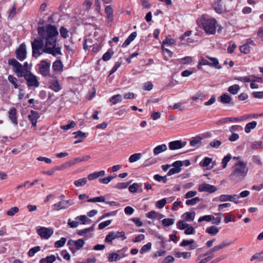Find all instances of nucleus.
<instances>
[{
	"label": "nucleus",
	"instance_id": "f257e3e1",
	"mask_svg": "<svg viewBox=\"0 0 263 263\" xmlns=\"http://www.w3.org/2000/svg\"><path fill=\"white\" fill-rule=\"evenodd\" d=\"M37 32L39 37L31 43L33 57L37 58L43 52L54 57L62 54L61 48L56 46L59 33L54 26L49 24L46 27H39Z\"/></svg>",
	"mask_w": 263,
	"mask_h": 263
},
{
	"label": "nucleus",
	"instance_id": "5701e85b",
	"mask_svg": "<svg viewBox=\"0 0 263 263\" xmlns=\"http://www.w3.org/2000/svg\"><path fill=\"white\" fill-rule=\"evenodd\" d=\"M201 140L199 136L193 137L190 140V145L193 147H199L201 145Z\"/></svg>",
	"mask_w": 263,
	"mask_h": 263
},
{
	"label": "nucleus",
	"instance_id": "7c9ffc66",
	"mask_svg": "<svg viewBox=\"0 0 263 263\" xmlns=\"http://www.w3.org/2000/svg\"><path fill=\"white\" fill-rule=\"evenodd\" d=\"M121 258V257L117 253H112L109 254L108 257V260L109 262H113L120 260Z\"/></svg>",
	"mask_w": 263,
	"mask_h": 263
},
{
	"label": "nucleus",
	"instance_id": "2eb2a0df",
	"mask_svg": "<svg viewBox=\"0 0 263 263\" xmlns=\"http://www.w3.org/2000/svg\"><path fill=\"white\" fill-rule=\"evenodd\" d=\"M105 13L106 14V18L108 23H112L114 20V11L111 5L105 6Z\"/></svg>",
	"mask_w": 263,
	"mask_h": 263
},
{
	"label": "nucleus",
	"instance_id": "7ed1b4c3",
	"mask_svg": "<svg viewBox=\"0 0 263 263\" xmlns=\"http://www.w3.org/2000/svg\"><path fill=\"white\" fill-rule=\"evenodd\" d=\"M217 21L215 18L203 19L201 26L207 34H214L216 32Z\"/></svg>",
	"mask_w": 263,
	"mask_h": 263
},
{
	"label": "nucleus",
	"instance_id": "423d86ee",
	"mask_svg": "<svg viewBox=\"0 0 263 263\" xmlns=\"http://www.w3.org/2000/svg\"><path fill=\"white\" fill-rule=\"evenodd\" d=\"M39 72L44 77L51 76L50 74V64L45 60H42L37 64Z\"/></svg>",
	"mask_w": 263,
	"mask_h": 263
},
{
	"label": "nucleus",
	"instance_id": "cd10ccee",
	"mask_svg": "<svg viewBox=\"0 0 263 263\" xmlns=\"http://www.w3.org/2000/svg\"><path fill=\"white\" fill-rule=\"evenodd\" d=\"M231 100V97L227 93H223L220 96V102L223 104H229Z\"/></svg>",
	"mask_w": 263,
	"mask_h": 263
},
{
	"label": "nucleus",
	"instance_id": "f8f14e48",
	"mask_svg": "<svg viewBox=\"0 0 263 263\" xmlns=\"http://www.w3.org/2000/svg\"><path fill=\"white\" fill-rule=\"evenodd\" d=\"M52 78L49 81V88L55 92H58L61 89V87L59 84V82L56 77L51 76L50 77Z\"/></svg>",
	"mask_w": 263,
	"mask_h": 263
},
{
	"label": "nucleus",
	"instance_id": "a878e982",
	"mask_svg": "<svg viewBox=\"0 0 263 263\" xmlns=\"http://www.w3.org/2000/svg\"><path fill=\"white\" fill-rule=\"evenodd\" d=\"M231 243H232V242H231V241H228V240L223 241L220 244H219L218 245H217V246H215L214 247L215 250H216V252L218 251H219L221 249H223L224 248L228 247Z\"/></svg>",
	"mask_w": 263,
	"mask_h": 263
},
{
	"label": "nucleus",
	"instance_id": "4468645a",
	"mask_svg": "<svg viewBox=\"0 0 263 263\" xmlns=\"http://www.w3.org/2000/svg\"><path fill=\"white\" fill-rule=\"evenodd\" d=\"M71 204L72 202L70 200H63L54 204L52 206L53 210L59 211L68 208Z\"/></svg>",
	"mask_w": 263,
	"mask_h": 263
},
{
	"label": "nucleus",
	"instance_id": "1a4fd4ad",
	"mask_svg": "<svg viewBox=\"0 0 263 263\" xmlns=\"http://www.w3.org/2000/svg\"><path fill=\"white\" fill-rule=\"evenodd\" d=\"M15 54L16 58L22 61L26 58V46L25 43H22L19 47L16 50Z\"/></svg>",
	"mask_w": 263,
	"mask_h": 263
},
{
	"label": "nucleus",
	"instance_id": "6e6552de",
	"mask_svg": "<svg viewBox=\"0 0 263 263\" xmlns=\"http://www.w3.org/2000/svg\"><path fill=\"white\" fill-rule=\"evenodd\" d=\"M37 233L41 238L47 239L53 234V231L49 228L41 227L37 229Z\"/></svg>",
	"mask_w": 263,
	"mask_h": 263
},
{
	"label": "nucleus",
	"instance_id": "4c0bfd02",
	"mask_svg": "<svg viewBox=\"0 0 263 263\" xmlns=\"http://www.w3.org/2000/svg\"><path fill=\"white\" fill-rule=\"evenodd\" d=\"M8 80L9 82L13 85L14 88H17L18 87V85L17 84L18 80L16 78L12 76V75H9L8 77Z\"/></svg>",
	"mask_w": 263,
	"mask_h": 263
},
{
	"label": "nucleus",
	"instance_id": "bf43d9fd",
	"mask_svg": "<svg viewBox=\"0 0 263 263\" xmlns=\"http://www.w3.org/2000/svg\"><path fill=\"white\" fill-rule=\"evenodd\" d=\"M184 232L186 235H191L194 234L195 233V231L192 226L189 224V226L185 229Z\"/></svg>",
	"mask_w": 263,
	"mask_h": 263
},
{
	"label": "nucleus",
	"instance_id": "a18cd8bd",
	"mask_svg": "<svg viewBox=\"0 0 263 263\" xmlns=\"http://www.w3.org/2000/svg\"><path fill=\"white\" fill-rule=\"evenodd\" d=\"M66 241V238L62 237L59 240L55 242L54 247L57 248L62 247L65 245Z\"/></svg>",
	"mask_w": 263,
	"mask_h": 263
},
{
	"label": "nucleus",
	"instance_id": "864d4df0",
	"mask_svg": "<svg viewBox=\"0 0 263 263\" xmlns=\"http://www.w3.org/2000/svg\"><path fill=\"white\" fill-rule=\"evenodd\" d=\"M214 218V217L212 215H205V216L200 217L198 219V221L199 222H202L203 221H210L211 220H213Z\"/></svg>",
	"mask_w": 263,
	"mask_h": 263
},
{
	"label": "nucleus",
	"instance_id": "e433bc0d",
	"mask_svg": "<svg viewBox=\"0 0 263 263\" xmlns=\"http://www.w3.org/2000/svg\"><path fill=\"white\" fill-rule=\"evenodd\" d=\"M193 60L191 57L187 56L179 59V62L182 65L189 64L192 62Z\"/></svg>",
	"mask_w": 263,
	"mask_h": 263
},
{
	"label": "nucleus",
	"instance_id": "9b49d317",
	"mask_svg": "<svg viewBox=\"0 0 263 263\" xmlns=\"http://www.w3.org/2000/svg\"><path fill=\"white\" fill-rule=\"evenodd\" d=\"M172 165L174 167L169 170L167 174V176H171L180 173L181 171V167L183 165V164L181 161H176L174 162Z\"/></svg>",
	"mask_w": 263,
	"mask_h": 263
},
{
	"label": "nucleus",
	"instance_id": "680f3d73",
	"mask_svg": "<svg viewBox=\"0 0 263 263\" xmlns=\"http://www.w3.org/2000/svg\"><path fill=\"white\" fill-rule=\"evenodd\" d=\"M185 215V217L184 218V219L185 221H189L193 220L195 217V214L191 212H186L184 214Z\"/></svg>",
	"mask_w": 263,
	"mask_h": 263
},
{
	"label": "nucleus",
	"instance_id": "c03bdc74",
	"mask_svg": "<svg viewBox=\"0 0 263 263\" xmlns=\"http://www.w3.org/2000/svg\"><path fill=\"white\" fill-rule=\"evenodd\" d=\"M161 215L160 214L156 212L155 211H152L146 214L147 218L150 219L157 218L158 216Z\"/></svg>",
	"mask_w": 263,
	"mask_h": 263
},
{
	"label": "nucleus",
	"instance_id": "603ef678",
	"mask_svg": "<svg viewBox=\"0 0 263 263\" xmlns=\"http://www.w3.org/2000/svg\"><path fill=\"white\" fill-rule=\"evenodd\" d=\"M18 211V208L17 207L14 206L7 211V215L9 216H12L14 215L15 213H17Z\"/></svg>",
	"mask_w": 263,
	"mask_h": 263
},
{
	"label": "nucleus",
	"instance_id": "72a5a7b5",
	"mask_svg": "<svg viewBox=\"0 0 263 263\" xmlns=\"http://www.w3.org/2000/svg\"><path fill=\"white\" fill-rule=\"evenodd\" d=\"M210 60L212 62H211V67H214L218 69L221 68V66L219 65L218 60L217 58L211 57Z\"/></svg>",
	"mask_w": 263,
	"mask_h": 263
},
{
	"label": "nucleus",
	"instance_id": "ddd939ff",
	"mask_svg": "<svg viewBox=\"0 0 263 263\" xmlns=\"http://www.w3.org/2000/svg\"><path fill=\"white\" fill-rule=\"evenodd\" d=\"M81 162V160L80 159V158H75L74 159H72L70 160H69L68 162H66L63 164H62L61 166H58L55 167V170H64L66 168H67L68 167H70V166L75 165L76 164Z\"/></svg>",
	"mask_w": 263,
	"mask_h": 263
},
{
	"label": "nucleus",
	"instance_id": "b1692460",
	"mask_svg": "<svg viewBox=\"0 0 263 263\" xmlns=\"http://www.w3.org/2000/svg\"><path fill=\"white\" fill-rule=\"evenodd\" d=\"M56 260V257L54 255H51L45 258L40 259V263H53Z\"/></svg>",
	"mask_w": 263,
	"mask_h": 263
},
{
	"label": "nucleus",
	"instance_id": "9d476101",
	"mask_svg": "<svg viewBox=\"0 0 263 263\" xmlns=\"http://www.w3.org/2000/svg\"><path fill=\"white\" fill-rule=\"evenodd\" d=\"M198 190L199 192L213 193L217 190V188L216 186L208 183H202L199 185Z\"/></svg>",
	"mask_w": 263,
	"mask_h": 263
},
{
	"label": "nucleus",
	"instance_id": "473e14b6",
	"mask_svg": "<svg viewBox=\"0 0 263 263\" xmlns=\"http://www.w3.org/2000/svg\"><path fill=\"white\" fill-rule=\"evenodd\" d=\"M142 155L141 153H135L132 155L129 158V161L130 163H134L141 159Z\"/></svg>",
	"mask_w": 263,
	"mask_h": 263
},
{
	"label": "nucleus",
	"instance_id": "3c124183",
	"mask_svg": "<svg viewBox=\"0 0 263 263\" xmlns=\"http://www.w3.org/2000/svg\"><path fill=\"white\" fill-rule=\"evenodd\" d=\"M152 247V244L151 242H148L147 244L144 245L140 250V252L141 254H143L145 252L149 251Z\"/></svg>",
	"mask_w": 263,
	"mask_h": 263
},
{
	"label": "nucleus",
	"instance_id": "338daca9",
	"mask_svg": "<svg viewBox=\"0 0 263 263\" xmlns=\"http://www.w3.org/2000/svg\"><path fill=\"white\" fill-rule=\"evenodd\" d=\"M221 144V142L219 140H214L210 143V145L214 148H218Z\"/></svg>",
	"mask_w": 263,
	"mask_h": 263
},
{
	"label": "nucleus",
	"instance_id": "49530a36",
	"mask_svg": "<svg viewBox=\"0 0 263 263\" xmlns=\"http://www.w3.org/2000/svg\"><path fill=\"white\" fill-rule=\"evenodd\" d=\"M231 155L230 154H228L226 156L224 157V158L222 160V168H224L226 167L228 163L230 161V160L231 159Z\"/></svg>",
	"mask_w": 263,
	"mask_h": 263
},
{
	"label": "nucleus",
	"instance_id": "e2e57ef3",
	"mask_svg": "<svg viewBox=\"0 0 263 263\" xmlns=\"http://www.w3.org/2000/svg\"><path fill=\"white\" fill-rule=\"evenodd\" d=\"M129 183V182H121L117 183L115 187L118 189H124L128 187Z\"/></svg>",
	"mask_w": 263,
	"mask_h": 263
},
{
	"label": "nucleus",
	"instance_id": "37998d69",
	"mask_svg": "<svg viewBox=\"0 0 263 263\" xmlns=\"http://www.w3.org/2000/svg\"><path fill=\"white\" fill-rule=\"evenodd\" d=\"M239 50L241 52L245 54H248L250 52L251 47L249 46H248V45L244 44L240 46Z\"/></svg>",
	"mask_w": 263,
	"mask_h": 263
},
{
	"label": "nucleus",
	"instance_id": "c9c22d12",
	"mask_svg": "<svg viewBox=\"0 0 263 263\" xmlns=\"http://www.w3.org/2000/svg\"><path fill=\"white\" fill-rule=\"evenodd\" d=\"M111 233L113 234V237L115 239L116 238H122V240H125L126 238V237L125 235V233L123 231L116 232L112 231Z\"/></svg>",
	"mask_w": 263,
	"mask_h": 263
},
{
	"label": "nucleus",
	"instance_id": "6e6d98bb",
	"mask_svg": "<svg viewBox=\"0 0 263 263\" xmlns=\"http://www.w3.org/2000/svg\"><path fill=\"white\" fill-rule=\"evenodd\" d=\"M76 123L74 121H72L70 122V123L69 124H68L65 125H61V128L66 130H68L72 127H74L76 126Z\"/></svg>",
	"mask_w": 263,
	"mask_h": 263
},
{
	"label": "nucleus",
	"instance_id": "8fccbe9b",
	"mask_svg": "<svg viewBox=\"0 0 263 263\" xmlns=\"http://www.w3.org/2000/svg\"><path fill=\"white\" fill-rule=\"evenodd\" d=\"M40 250V247L39 246H35L29 250L28 255L29 256L32 257Z\"/></svg>",
	"mask_w": 263,
	"mask_h": 263
},
{
	"label": "nucleus",
	"instance_id": "0e129e2a",
	"mask_svg": "<svg viewBox=\"0 0 263 263\" xmlns=\"http://www.w3.org/2000/svg\"><path fill=\"white\" fill-rule=\"evenodd\" d=\"M115 238L114 237H113V234L112 233H111V232H110L108 233V234L106 235V238H105V241L106 242V243H112V241L113 240H114Z\"/></svg>",
	"mask_w": 263,
	"mask_h": 263
},
{
	"label": "nucleus",
	"instance_id": "f03ea898",
	"mask_svg": "<svg viewBox=\"0 0 263 263\" xmlns=\"http://www.w3.org/2000/svg\"><path fill=\"white\" fill-rule=\"evenodd\" d=\"M248 171L247 163L242 161H238L232 166L229 178L233 181H240L245 177Z\"/></svg>",
	"mask_w": 263,
	"mask_h": 263
},
{
	"label": "nucleus",
	"instance_id": "de8ad7c7",
	"mask_svg": "<svg viewBox=\"0 0 263 263\" xmlns=\"http://www.w3.org/2000/svg\"><path fill=\"white\" fill-rule=\"evenodd\" d=\"M232 195H225L222 194L220 195L219 197V200L220 202H224L227 201H231V200L232 199Z\"/></svg>",
	"mask_w": 263,
	"mask_h": 263
},
{
	"label": "nucleus",
	"instance_id": "13d9d810",
	"mask_svg": "<svg viewBox=\"0 0 263 263\" xmlns=\"http://www.w3.org/2000/svg\"><path fill=\"white\" fill-rule=\"evenodd\" d=\"M254 260H257V261H261L263 260V256L261 255L260 253H256L251 257L250 259L251 261Z\"/></svg>",
	"mask_w": 263,
	"mask_h": 263
},
{
	"label": "nucleus",
	"instance_id": "f704fd0d",
	"mask_svg": "<svg viewBox=\"0 0 263 263\" xmlns=\"http://www.w3.org/2000/svg\"><path fill=\"white\" fill-rule=\"evenodd\" d=\"M200 201V199L199 197H196L194 198H192L191 199H187L186 202L185 204L187 205H195L198 202Z\"/></svg>",
	"mask_w": 263,
	"mask_h": 263
},
{
	"label": "nucleus",
	"instance_id": "c85d7f7f",
	"mask_svg": "<svg viewBox=\"0 0 263 263\" xmlns=\"http://www.w3.org/2000/svg\"><path fill=\"white\" fill-rule=\"evenodd\" d=\"M122 100V96L121 95H116L111 97L109 101L112 103L113 104H116L118 103L121 102Z\"/></svg>",
	"mask_w": 263,
	"mask_h": 263
},
{
	"label": "nucleus",
	"instance_id": "69168bd1",
	"mask_svg": "<svg viewBox=\"0 0 263 263\" xmlns=\"http://www.w3.org/2000/svg\"><path fill=\"white\" fill-rule=\"evenodd\" d=\"M263 146V142L262 141H255L252 144V148L259 149Z\"/></svg>",
	"mask_w": 263,
	"mask_h": 263
},
{
	"label": "nucleus",
	"instance_id": "0eeeda50",
	"mask_svg": "<svg viewBox=\"0 0 263 263\" xmlns=\"http://www.w3.org/2000/svg\"><path fill=\"white\" fill-rule=\"evenodd\" d=\"M84 245L83 239H79L77 240H69L67 242L69 250L72 253H74L77 250L80 249Z\"/></svg>",
	"mask_w": 263,
	"mask_h": 263
},
{
	"label": "nucleus",
	"instance_id": "58836bf2",
	"mask_svg": "<svg viewBox=\"0 0 263 263\" xmlns=\"http://www.w3.org/2000/svg\"><path fill=\"white\" fill-rule=\"evenodd\" d=\"M239 121H240V118L231 117L223 118L219 120V122H221L222 123H226L228 122H237Z\"/></svg>",
	"mask_w": 263,
	"mask_h": 263
},
{
	"label": "nucleus",
	"instance_id": "2f4dec72",
	"mask_svg": "<svg viewBox=\"0 0 263 263\" xmlns=\"http://www.w3.org/2000/svg\"><path fill=\"white\" fill-rule=\"evenodd\" d=\"M239 89V86L237 84H235L230 86L228 90L230 93L232 95H236V93H237Z\"/></svg>",
	"mask_w": 263,
	"mask_h": 263
},
{
	"label": "nucleus",
	"instance_id": "a211bd4d",
	"mask_svg": "<svg viewBox=\"0 0 263 263\" xmlns=\"http://www.w3.org/2000/svg\"><path fill=\"white\" fill-rule=\"evenodd\" d=\"M8 114L9 118L12 122L15 125H16L17 124L16 109L15 108L12 107L9 110Z\"/></svg>",
	"mask_w": 263,
	"mask_h": 263
},
{
	"label": "nucleus",
	"instance_id": "5fc2aeb1",
	"mask_svg": "<svg viewBox=\"0 0 263 263\" xmlns=\"http://www.w3.org/2000/svg\"><path fill=\"white\" fill-rule=\"evenodd\" d=\"M189 226V224L183 221L179 220L177 223V227L180 230H184Z\"/></svg>",
	"mask_w": 263,
	"mask_h": 263
},
{
	"label": "nucleus",
	"instance_id": "20e7f679",
	"mask_svg": "<svg viewBox=\"0 0 263 263\" xmlns=\"http://www.w3.org/2000/svg\"><path fill=\"white\" fill-rule=\"evenodd\" d=\"M8 64L13 67V71L18 77H23L25 73V71L23 65L16 59L13 58L8 60Z\"/></svg>",
	"mask_w": 263,
	"mask_h": 263
},
{
	"label": "nucleus",
	"instance_id": "f3484780",
	"mask_svg": "<svg viewBox=\"0 0 263 263\" xmlns=\"http://www.w3.org/2000/svg\"><path fill=\"white\" fill-rule=\"evenodd\" d=\"M184 145H182L180 140H176L170 142L168 143V147L171 150H176L181 148Z\"/></svg>",
	"mask_w": 263,
	"mask_h": 263
},
{
	"label": "nucleus",
	"instance_id": "79ce46f5",
	"mask_svg": "<svg viewBox=\"0 0 263 263\" xmlns=\"http://www.w3.org/2000/svg\"><path fill=\"white\" fill-rule=\"evenodd\" d=\"M176 257L180 258L182 257L183 258L187 259L190 258L191 256L190 252H179L175 254Z\"/></svg>",
	"mask_w": 263,
	"mask_h": 263
},
{
	"label": "nucleus",
	"instance_id": "4be33fe9",
	"mask_svg": "<svg viewBox=\"0 0 263 263\" xmlns=\"http://www.w3.org/2000/svg\"><path fill=\"white\" fill-rule=\"evenodd\" d=\"M167 149V146L166 144H162L157 146L153 149V153L155 156H157L163 152L165 151Z\"/></svg>",
	"mask_w": 263,
	"mask_h": 263
},
{
	"label": "nucleus",
	"instance_id": "c756f323",
	"mask_svg": "<svg viewBox=\"0 0 263 263\" xmlns=\"http://www.w3.org/2000/svg\"><path fill=\"white\" fill-rule=\"evenodd\" d=\"M142 186V183H134L129 186V191L131 193H136Z\"/></svg>",
	"mask_w": 263,
	"mask_h": 263
},
{
	"label": "nucleus",
	"instance_id": "774afa93",
	"mask_svg": "<svg viewBox=\"0 0 263 263\" xmlns=\"http://www.w3.org/2000/svg\"><path fill=\"white\" fill-rule=\"evenodd\" d=\"M175 260L174 257L171 255L166 256L162 261V263H173Z\"/></svg>",
	"mask_w": 263,
	"mask_h": 263
},
{
	"label": "nucleus",
	"instance_id": "6ab92c4d",
	"mask_svg": "<svg viewBox=\"0 0 263 263\" xmlns=\"http://www.w3.org/2000/svg\"><path fill=\"white\" fill-rule=\"evenodd\" d=\"M195 241L193 239H190V240H186L184 239L182 241V242L180 243V246L181 247H186L187 246H190L189 250H194L195 249L197 246L195 245H194Z\"/></svg>",
	"mask_w": 263,
	"mask_h": 263
},
{
	"label": "nucleus",
	"instance_id": "a19ab883",
	"mask_svg": "<svg viewBox=\"0 0 263 263\" xmlns=\"http://www.w3.org/2000/svg\"><path fill=\"white\" fill-rule=\"evenodd\" d=\"M87 181V179L86 178H83L76 180L74 182V184L76 186H78V187L82 186L86 183Z\"/></svg>",
	"mask_w": 263,
	"mask_h": 263
},
{
	"label": "nucleus",
	"instance_id": "39448f33",
	"mask_svg": "<svg viewBox=\"0 0 263 263\" xmlns=\"http://www.w3.org/2000/svg\"><path fill=\"white\" fill-rule=\"evenodd\" d=\"M23 77L27 81V84L29 87L33 86L37 87L39 86V82L37 77L30 71L26 70Z\"/></svg>",
	"mask_w": 263,
	"mask_h": 263
},
{
	"label": "nucleus",
	"instance_id": "412c9836",
	"mask_svg": "<svg viewBox=\"0 0 263 263\" xmlns=\"http://www.w3.org/2000/svg\"><path fill=\"white\" fill-rule=\"evenodd\" d=\"M213 7L215 11L218 14H221L224 11V9L221 3V1L215 2L213 5Z\"/></svg>",
	"mask_w": 263,
	"mask_h": 263
},
{
	"label": "nucleus",
	"instance_id": "ea45409f",
	"mask_svg": "<svg viewBox=\"0 0 263 263\" xmlns=\"http://www.w3.org/2000/svg\"><path fill=\"white\" fill-rule=\"evenodd\" d=\"M175 222V219L172 218H165L162 220V224L165 227H169Z\"/></svg>",
	"mask_w": 263,
	"mask_h": 263
},
{
	"label": "nucleus",
	"instance_id": "dca6fc26",
	"mask_svg": "<svg viewBox=\"0 0 263 263\" xmlns=\"http://www.w3.org/2000/svg\"><path fill=\"white\" fill-rule=\"evenodd\" d=\"M39 118V112L34 110H31L28 115L29 120L31 121L33 127L36 126L37 120Z\"/></svg>",
	"mask_w": 263,
	"mask_h": 263
},
{
	"label": "nucleus",
	"instance_id": "052dcab7",
	"mask_svg": "<svg viewBox=\"0 0 263 263\" xmlns=\"http://www.w3.org/2000/svg\"><path fill=\"white\" fill-rule=\"evenodd\" d=\"M212 160V158L205 157L203 159V161L200 163V164L203 167H206L211 163Z\"/></svg>",
	"mask_w": 263,
	"mask_h": 263
},
{
	"label": "nucleus",
	"instance_id": "4d7b16f0",
	"mask_svg": "<svg viewBox=\"0 0 263 263\" xmlns=\"http://www.w3.org/2000/svg\"><path fill=\"white\" fill-rule=\"evenodd\" d=\"M60 32L61 35L64 39H66L68 36V30L64 27H61L60 29Z\"/></svg>",
	"mask_w": 263,
	"mask_h": 263
},
{
	"label": "nucleus",
	"instance_id": "09e8293b",
	"mask_svg": "<svg viewBox=\"0 0 263 263\" xmlns=\"http://www.w3.org/2000/svg\"><path fill=\"white\" fill-rule=\"evenodd\" d=\"M170 107L172 109H178L180 111L184 110L185 108L184 106L182 103H175L173 106H170Z\"/></svg>",
	"mask_w": 263,
	"mask_h": 263
},
{
	"label": "nucleus",
	"instance_id": "aec40b11",
	"mask_svg": "<svg viewBox=\"0 0 263 263\" xmlns=\"http://www.w3.org/2000/svg\"><path fill=\"white\" fill-rule=\"evenodd\" d=\"M52 68L54 71L61 72L63 70V65L60 60H57L53 63Z\"/></svg>",
	"mask_w": 263,
	"mask_h": 263
},
{
	"label": "nucleus",
	"instance_id": "393cba45",
	"mask_svg": "<svg viewBox=\"0 0 263 263\" xmlns=\"http://www.w3.org/2000/svg\"><path fill=\"white\" fill-rule=\"evenodd\" d=\"M257 125V122L253 121L246 124L245 127V131L246 133H249L252 129H254Z\"/></svg>",
	"mask_w": 263,
	"mask_h": 263
},
{
	"label": "nucleus",
	"instance_id": "bb28decb",
	"mask_svg": "<svg viewBox=\"0 0 263 263\" xmlns=\"http://www.w3.org/2000/svg\"><path fill=\"white\" fill-rule=\"evenodd\" d=\"M205 232L211 235H215L219 232V229L215 226H212L210 227L207 228Z\"/></svg>",
	"mask_w": 263,
	"mask_h": 263
}]
</instances>
